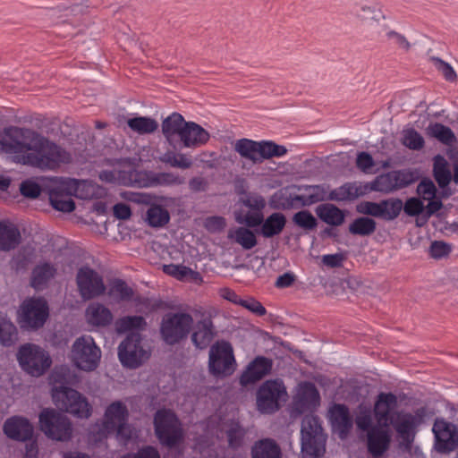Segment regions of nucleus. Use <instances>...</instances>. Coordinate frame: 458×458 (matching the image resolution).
Returning a JSON list of instances; mask_svg holds the SVG:
<instances>
[{"mask_svg": "<svg viewBox=\"0 0 458 458\" xmlns=\"http://www.w3.org/2000/svg\"><path fill=\"white\" fill-rule=\"evenodd\" d=\"M86 8H88V5L76 2L69 6L45 9L44 12H46L50 22L57 24L66 21V19L64 18L68 17L69 14L82 13Z\"/></svg>", "mask_w": 458, "mask_h": 458, "instance_id": "34", "label": "nucleus"}, {"mask_svg": "<svg viewBox=\"0 0 458 458\" xmlns=\"http://www.w3.org/2000/svg\"><path fill=\"white\" fill-rule=\"evenodd\" d=\"M129 411L124 403L119 400L112 402L105 410L101 426L97 432L98 435L97 439L102 440L114 434L117 426L129 420Z\"/></svg>", "mask_w": 458, "mask_h": 458, "instance_id": "18", "label": "nucleus"}, {"mask_svg": "<svg viewBox=\"0 0 458 458\" xmlns=\"http://www.w3.org/2000/svg\"><path fill=\"white\" fill-rule=\"evenodd\" d=\"M303 190L301 194L290 193L283 198L281 206L284 209H297L303 207L324 201L326 199L327 187L325 184L304 185L299 188Z\"/></svg>", "mask_w": 458, "mask_h": 458, "instance_id": "16", "label": "nucleus"}, {"mask_svg": "<svg viewBox=\"0 0 458 458\" xmlns=\"http://www.w3.org/2000/svg\"><path fill=\"white\" fill-rule=\"evenodd\" d=\"M238 305L245 308L259 317H262L267 313L266 308L261 304V302L254 298L239 299Z\"/></svg>", "mask_w": 458, "mask_h": 458, "instance_id": "57", "label": "nucleus"}, {"mask_svg": "<svg viewBox=\"0 0 458 458\" xmlns=\"http://www.w3.org/2000/svg\"><path fill=\"white\" fill-rule=\"evenodd\" d=\"M328 419L334 431L344 438L352 427L350 411L345 404L335 403L328 411Z\"/></svg>", "mask_w": 458, "mask_h": 458, "instance_id": "23", "label": "nucleus"}, {"mask_svg": "<svg viewBox=\"0 0 458 458\" xmlns=\"http://www.w3.org/2000/svg\"><path fill=\"white\" fill-rule=\"evenodd\" d=\"M315 212L321 221L333 226L341 225L345 217L344 212L332 203H323L317 206Z\"/></svg>", "mask_w": 458, "mask_h": 458, "instance_id": "33", "label": "nucleus"}, {"mask_svg": "<svg viewBox=\"0 0 458 458\" xmlns=\"http://www.w3.org/2000/svg\"><path fill=\"white\" fill-rule=\"evenodd\" d=\"M427 133L446 146H451L456 141V137L452 129L440 123H429Z\"/></svg>", "mask_w": 458, "mask_h": 458, "instance_id": "40", "label": "nucleus"}, {"mask_svg": "<svg viewBox=\"0 0 458 458\" xmlns=\"http://www.w3.org/2000/svg\"><path fill=\"white\" fill-rule=\"evenodd\" d=\"M120 458H161L158 451L151 446L147 445L140 448L136 453H128Z\"/></svg>", "mask_w": 458, "mask_h": 458, "instance_id": "60", "label": "nucleus"}, {"mask_svg": "<svg viewBox=\"0 0 458 458\" xmlns=\"http://www.w3.org/2000/svg\"><path fill=\"white\" fill-rule=\"evenodd\" d=\"M191 340L193 346L199 350L207 349L216 335V329L210 317L199 319L191 332Z\"/></svg>", "mask_w": 458, "mask_h": 458, "instance_id": "20", "label": "nucleus"}, {"mask_svg": "<svg viewBox=\"0 0 458 458\" xmlns=\"http://www.w3.org/2000/svg\"><path fill=\"white\" fill-rule=\"evenodd\" d=\"M391 435L381 427H372L367 434V447L373 457L383 455L389 447Z\"/></svg>", "mask_w": 458, "mask_h": 458, "instance_id": "25", "label": "nucleus"}, {"mask_svg": "<svg viewBox=\"0 0 458 458\" xmlns=\"http://www.w3.org/2000/svg\"><path fill=\"white\" fill-rule=\"evenodd\" d=\"M21 242V233L18 227L5 221L0 222V250H11Z\"/></svg>", "mask_w": 458, "mask_h": 458, "instance_id": "32", "label": "nucleus"}, {"mask_svg": "<svg viewBox=\"0 0 458 458\" xmlns=\"http://www.w3.org/2000/svg\"><path fill=\"white\" fill-rule=\"evenodd\" d=\"M386 37L388 39L392 40L394 44L405 51H408L411 48V44L405 36L399 32L389 30L386 33Z\"/></svg>", "mask_w": 458, "mask_h": 458, "instance_id": "63", "label": "nucleus"}, {"mask_svg": "<svg viewBox=\"0 0 458 458\" xmlns=\"http://www.w3.org/2000/svg\"><path fill=\"white\" fill-rule=\"evenodd\" d=\"M236 360L232 344L218 341L211 345L208 354V371L219 378L231 376L235 370Z\"/></svg>", "mask_w": 458, "mask_h": 458, "instance_id": "9", "label": "nucleus"}, {"mask_svg": "<svg viewBox=\"0 0 458 458\" xmlns=\"http://www.w3.org/2000/svg\"><path fill=\"white\" fill-rule=\"evenodd\" d=\"M114 433L116 434V438L123 442V444H127L130 440H131L135 435L134 428L128 423V421H123L117 428H115Z\"/></svg>", "mask_w": 458, "mask_h": 458, "instance_id": "58", "label": "nucleus"}, {"mask_svg": "<svg viewBox=\"0 0 458 458\" xmlns=\"http://www.w3.org/2000/svg\"><path fill=\"white\" fill-rule=\"evenodd\" d=\"M133 294L132 288L123 279L114 278L109 284L108 295L116 301H131Z\"/></svg>", "mask_w": 458, "mask_h": 458, "instance_id": "41", "label": "nucleus"}, {"mask_svg": "<svg viewBox=\"0 0 458 458\" xmlns=\"http://www.w3.org/2000/svg\"><path fill=\"white\" fill-rule=\"evenodd\" d=\"M18 340L15 325L6 317L0 315V344L4 347L13 345Z\"/></svg>", "mask_w": 458, "mask_h": 458, "instance_id": "42", "label": "nucleus"}, {"mask_svg": "<svg viewBox=\"0 0 458 458\" xmlns=\"http://www.w3.org/2000/svg\"><path fill=\"white\" fill-rule=\"evenodd\" d=\"M452 250V246L442 241H435L429 247V254L436 259L447 257Z\"/></svg>", "mask_w": 458, "mask_h": 458, "instance_id": "56", "label": "nucleus"}, {"mask_svg": "<svg viewBox=\"0 0 458 458\" xmlns=\"http://www.w3.org/2000/svg\"><path fill=\"white\" fill-rule=\"evenodd\" d=\"M402 142L411 150H420L425 145L424 138L414 128L403 130Z\"/></svg>", "mask_w": 458, "mask_h": 458, "instance_id": "49", "label": "nucleus"}, {"mask_svg": "<svg viewBox=\"0 0 458 458\" xmlns=\"http://www.w3.org/2000/svg\"><path fill=\"white\" fill-rule=\"evenodd\" d=\"M4 432L11 439L25 442L33 435V427L24 417L13 416L4 424Z\"/></svg>", "mask_w": 458, "mask_h": 458, "instance_id": "22", "label": "nucleus"}, {"mask_svg": "<svg viewBox=\"0 0 458 458\" xmlns=\"http://www.w3.org/2000/svg\"><path fill=\"white\" fill-rule=\"evenodd\" d=\"M49 316V307L42 297H31L22 301L18 316L21 328L37 330L42 327Z\"/></svg>", "mask_w": 458, "mask_h": 458, "instance_id": "10", "label": "nucleus"}, {"mask_svg": "<svg viewBox=\"0 0 458 458\" xmlns=\"http://www.w3.org/2000/svg\"><path fill=\"white\" fill-rule=\"evenodd\" d=\"M56 274L57 267L55 264L49 261H40L32 268L30 284L34 290L42 291L48 286Z\"/></svg>", "mask_w": 458, "mask_h": 458, "instance_id": "24", "label": "nucleus"}, {"mask_svg": "<svg viewBox=\"0 0 458 458\" xmlns=\"http://www.w3.org/2000/svg\"><path fill=\"white\" fill-rule=\"evenodd\" d=\"M234 150L243 158L250 160L252 163H260L259 159V141L250 139H240L236 140Z\"/></svg>", "mask_w": 458, "mask_h": 458, "instance_id": "37", "label": "nucleus"}, {"mask_svg": "<svg viewBox=\"0 0 458 458\" xmlns=\"http://www.w3.org/2000/svg\"><path fill=\"white\" fill-rule=\"evenodd\" d=\"M423 209V202L418 198L408 199L403 206L404 212L410 216L420 215Z\"/></svg>", "mask_w": 458, "mask_h": 458, "instance_id": "61", "label": "nucleus"}, {"mask_svg": "<svg viewBox=\"0 0 458 458\" xmlns=\"http://www.w3.org/2000/svg\"><path fill=\"white\" fill-rule=\"evenodd\" d=\"M377 224L374 219L361 216L354 219L349 225V232L353 235L368 236L376 230Z\"/></svg>", "mask_w": 458, "mask_h": 458, "instance_id": "46", "label": "nucleus"}, {"mask_svg": "<svg viewBox=\"0 0 458 458\" xmlns=\"http://www.w3.org/2000/svg\"><path fill=\"white\" fill-rule=\"evenodd\" d=\"M17 360L21 368L32 377L45 374L52 364V360L43 348L34 344L20 346Z\"/></svg>", "mask_w": 458, "mask_h": 458, "instance_id": "8", "label": "nucleus"}, {"mask_svg": "<svg viewBox=\"0 0 458 458\" xmlns=\"http://www.w3.org/2000/svg\"><path fill=\"white\" fill-rule=\"evenodd\" d=\"M433 172L435 180L439 187L445 188L450 183L452 180V174L448 168L447 162L444 157L440 156L436 157Z\"/></svg>", "mask_w": 458, "mask_h": 458, "instance_id": "47", "label": "nucleus"}, {"mask_svg": "<svg viewBox=\"0 0 458 458\" xmlns=\"http://www.w3.org/2000/svg\"><path fill=\"white\" fill-rule=\"evenodd\" d=\"M180 140L184 148H195L205 144L209 140V133L199 124L187 122Z\"/></svg>", "mask_w": 458, "mask_h": 458, "instance_id": "26", "label": "nucleus"}, {"mask_svg": "<svg viewBox=\"0 0 458 458\" xmlns=\"http://www.w3.org/2000/svg\"><path fill=\"white\" fill-rule=\"evenodd\" d=\"M52 397L57 407L77 418L87 419L91 414L87 399L75 389L64 385L55 386Z\"/></svg>", "mask_w": 458, "mask_h": 458, "instance_id": "7", "label": "nucleus"}, {"mask_svg": "<svg viewBox=\"0 0 458 458\" xmlns=\"http://www.w3.org/2000/svg\"><path fill=\"white\" fill-rule=\"evenodd\" d=\"M398 404L397 396L393 393H380L375 403L374 412L378 421H384L386 426L390 423L399 437L408 445L414 439V428L419 425L426 415V409L421 407L411 413L399 411L392 412Z\"/></svg>", "mask_w": 458, "mask_h": 458, "instance_id": "2", "label": "nucleus"}, {"mask_svg": "<svg viewBox=\"0 0 458 458\" xmlns=\"http://www.w3.org/2000/svg\"><path fill=\"white\" fill-rule=\"evenodd\" d=\"M100 358L101 351L91 336L82 335L73 343L72 360L78 369L92 371L98 366Z\"/></svg>", "mask_w": 458, "mask_h": 458, "instance_id": "12", "label": "nucleus"}, {"mask_svg": "<svg viewBox=\"0 0 458 458\" xmlns=\"http://www.w3.org/2000/svg\"><path fill=\"white\" fill-rule=\"evenodd\" d=\"M85 313L88 323L96 327H108L114 319L111 310L99 302L89 304Z\"/></svg>", "mask_w": 458, "mask_h": 458, "instance_id": "27", "label": "nucleus"}, {"mask_svg": "<svg viewBox=\"0 0 458 458\" xmlns=\"http://www.w3.org/2000/svg\"><path fill=\"white\" fill-rule=\"evenodd\" d=\"M432 431L434 434L436 450L441 454L453 452L458 444V431L454 424L444 418H437Z\"/></svg>", "mask_w": 458, "mask_h": 458, "instance_id": "17", "label": "nucleus"}, {"mask_svg": "<svg viewBox=\"0 0 458 458\" xmlns=\"http://www.w3.org/2000/svg\"><path fill=\"white\" fill-rule=\"evenodd\" d=\"M344 255L342 253L326 254L322 256V262L325 266L335 268L343 266Z\"/></svg>", "mask_w": 458, "mask_h": 458, "instance_id": "64", "label": "nucleus"}, {"mask_svg": "<svg viewBox=\"0 0 458 458\" xmlns=\"http://www.w3.org/2000/svg\"><path fill=\"white\" fill-rule=\"evenodd\" d=\"M327 187L326 199L335 201H350L354 200L360 195L359 189L354 183L345 182L340 187L331 190L327 192L329 186Z\"/></svg>", "mask_w": 458, "mask_h": 458, "instance_id": "36", "label": "nucleus"}, {"mask_svg": "<svg viewBox=\"0 0 458 458\" xmlns=\"http://www.w3.org/2000/svg\"><path fill=\"white\" fill-rule=\"evenodd\" d=\"M72 192L66 189V178H62L49 191L51 206L62 212L70 213L75 209V202L72 199Z\"/></svg>", "mask_w": 458, "mask_h": 458, "instance_id": "21", "label": "nucleus"}, {"mask_svg": "<svg viewBox=\"0 0 458 458\" xmlns=\"http://www.w3.org/2000/svg\"><path fill=\"white\" fill-rule=\"evenodd\" d=\"M327 435L319 418L316 415H305L301 428V452L303 458H319L326 451Z\"/></svg>", "mask_w": 458, "mask_h": 458, "instance_id": "3", "label": "nucleus"}, {"mask_svg": "<svg viewBox=\"0 0 458 458\" xmlns=\"http://www.w3.org/2000/svg\"><path fill=\"white\" fill-rule=\"evenodd\" d=\"M432 61L436 66V68L442 72L444 78L447 81H454L457 78V74H456V72L454 71V69L453 68V66L442 60L440 57H432Z\"/></svg>", "mask_w": 458, "mask_h": 458, "instance_id": "54", "label": "nucleus"}, {"mask_svg": "<svg viewBox=\"0 0 458 458\" xmlns=\"http://www.w3.org/2000/svg\"><path fill=\"white\" fill-rule=\"evenodd\" d=\"M417 180L415 173L410 170H395L377 175L371 183L375 191L389 193L405 188Z\"/></svg>", "mask_w": 458, "mask_h": 458, "instance_id": "15", "label": "nucleus"}, {"mask_svg": "<svg viewBox=\"0 0 458 458\" xmlns=\"http://www.w3.org/2000/svg\"><path fill=\"white\" fill-rule=\"evenodd\" d=\"M153 424L155 434L161 445L172 448L182 441V423L171 410H158L155 413Z\"/></svg>", "mask_w": 458, "mask_h": 458, "instance_id": "5", "label": "nucleus"}, {"mask_svg": "<svg viewBox=\"0 0 458 458\" xmlns=\"http://www.w3.org/2000/svg\"><path fill=\"white\" fill-rule=\"evenodd\" d=\"M356 165L359 169L367 172L374 166L375 163L372 156L369 152L362 151L357 156Z\"/></svg>", "mask_w": 458, "mask_h": 458, "instance_id": "62", "label": "nucleus"}, {"mask_svg": "<svg viewBox=\"0 0 458 458\" xmlns=\"http://www.w3.org/2000/svg\"><path fill=\"white\" fill-rule=\"evenodd\" d=\"M245 435L246 431L239 422H232L226 430L229 447L233 450L241 448L243 445Z\"/></svg>", "mask_w": 458, "mask_h": 458, "instance_id": "48", "label": "nucleus"}, {"mask_svg": "<svg viewBox=\"0 0 458 458\" xmlns=\"http://www.w3.org/2000/svg\"><path fill=\"white\" fill-rule=\"evenodd\" d=\"M145 219L147 224L151 227H163L168 224L170 215L165 208L159 205H152L148 208Z\"/></svg>", "mask_w": 458, "mask_h": 458, "instance_id": "43", "label": "nucleus"}, {"mask_svg": "<svg viewBox=\"0 0 458 458\" xmlns=\"http://www.w3.org/2000/svg\"><path fill=\"white\" fill-rule=\"evenodd\" d=\"M186 123L184 117L177 112H174L165 118L162 122V132L166 140L172 143L176 137L181 139Z\"/></svg>", "mask_w": 458, "mask_h": 458, "instance_id": "31", "label": "nucleus"}, {"mask_svg": "<svg viewBox=\"0 0 458 458\" xmlns=\"http://www.w3.org/2000/svg\"><path fill=\"white\" fill-rule=\"evenodd\" d=\"M234 240L245 250H250L257 244V239L252 231L245 227H238L234 231Z\"/></svg>", "mask_w": 458, "mask_h": 458, "instance_id": "50", "label": "nucleus"}, {"mask_svg": "<svg viewBox=\"0 0 458 458\" xmlns=\"http://www.w3.org/2000/svg\"><path fill=\"white\" fill-rule=\"evenodd\" d=\"M1 148L17 164L40 171H57L72 161V156L48 138L23 128H10L0 140Z\"/></svg>", "mask_w": 458, "mask_h": 458, "instance_id": "1", "label": "nucleus"}, {"mask_svg": "<svg viewBox=\"0 0 458 458\" xmlns=\"http://www.w3.org/2000/svg\"><path fill=\"white\" fill-rule=\"evenodd\" d=\"M183 182V177L171 172L154 173L151 174L149 178V185L155 186H174L181 185ZM137 185L146 187L148 186V183H141L139 180Z\"/></svg>", "mask_w": 458, "mask_h": 458, "instance_id": "38", "label": "nucleus"}, {"mask_svg": "<svg viewBox=\"0 0 458 458\" xmlns=\"http://www.w3.org/2000/svg\"><path fill=\"white\" fill-rule=\"evenodd\" d=\"M250 454L251 458H282L279 445L269 437L256 441L251 446Z\"/></svg>", "mask_w": 458, "mask_h": 458, "instance_id": "30", "label": "nucleus"}, {"mask_svg": "<svg viewBox=\"0 0 458 458\" xmlns=\"http://www.w3.org/2000/svg\"><path fill=\"white\" fill-rule=\"evenodd\" d=\"M150 352L142 344L140 333H129L118 346V358L122 365L137 369L148 360Z\"/></svg>", "mask_w": 458, "mask_h": 458, "instance_id": "11", "label": "nucleus"}, {"mask_svg": "<svg viewBox=\"0 0 458 458\" xmlns=\"http://www.w3.org/2000/svg\"><path fill=\"white\" fill-rule=\"evenodd\" d=\"M193 327V317L186 311L168 312L161 320L159 332L165 344L176 345L186 340Z\"/></svg>", "mask_w": 458, "mask_h": 458, "instance_id": "4", "label": "nucleus"}, {"mask_svg": "<svg viewBox=\"0 0 458 458\" xmlns=\"http://www.w3.org/2000/svg\"><path fill=\"white\" fill-rule=\"evenodd\" d=\"M163 272L177 280L182 281L191 275H198L191 267L183 265L168 264L163 266Z\"/></svg>", "mask_w": 458, "mask_h": 458, "instance_id": "52", "label": "nucleus"}, {"mask_svg": "<svg viewBox=\"0 0 458 458\" xmlns=\"http://www.w3.org/2000/svg\"><path fill=\"white\" fill-rule=\"evenodd\" d=\"M127 124L131 131L139 134H150L158 128L157 122L149 116L130 118Z\"/></svg>", "mask_w": 458, "mask_h": 458, "instance_id": "45", "label": "nucleus"}, {"mask_svg": "<svg viewBox=\"0 0 458 458\" xmlns=\"http://www.w3.org/2000/svg\"><path fill=\"white\" fill-rule=\"evenodd\" d=\"M298 399L302 407H316L320 403V394L313 383L305 382L300 386Z\"/></svg>", "mask_w": 458, "mask_h": 458, "instance_id": "39", "label": "nucleus"}, {"mask_svg": "<svg viewBox=\"0 0 458 458\" xmlns=\"http://www.w3.org/2000/svg\"><path fill=\"white\" fill-rule=\"evenodd\" d=\"M293 221L296 225L305 230H313L318 225L317 219L308 210H301L295 213Z\"/></svg>", "mask_w": 458, "mask_h": 458, "instance_id": "51", "label": "nucleus"}, {"mask_svg": "<svg viewBox=\"0 0 458 458\" xmlns=\"http://www.w3.org/2000/svg\"><path fill=\"white\" fill-rule=\"evenodd\" d=\"M66 189L81 199H92L98 197L99 188L91 181L66 178Z\"/></svg>", "mask_w": 458, "mask_h": 458, "instance_id": "29", "label": "nucleus"}, {"mask_svg": "<svg viewBox=\"0 0 458 458\" xmlns=\"http://www.w3.org/2000/svg\"><path fill=\"white\" fill-rule=\"evenodd\" d=\"M40 430L50 439L67 442L72 437V424L64 413L52 408H44L38 416Z\"/></svg>", "mask_w": 458, "mask_h": 458, "instance_id": "6", "label": "nucleus"}, {"mask_svg": "<svg viewBox=\"0 0 458 458\" xmlns=\"http://www.w3.org/2000/svg\"><path fill=\"white\" fill-rule=\"evenodd\" d=\"M145 174L136 170L131 171H114V170H103L99 173V179L107 183H117L123 185L137 184L138 181Z\"/></svg>", "mask_w": 458, "mask_h": 458, "instance_id": "28", "label": "nucleus"}, {"mask_svg": "<svg viewBox=\"0 0 458 458\" xmlns=\"http://www.w3.org/2000/svg\"><path fill=\"white\" fill-rule=\"evenodd\" d=\"M76 284L81 297L85 301L98 297L106 290L103 276L89 266L78 269Z\"/></svg>", "mask_w": 458, "mask_h": 458, "instance_id": "14", "label": "nucleus"}, {"mask_svg": "<svg viewBox=\"0 0 458 458\" xmlns=\"http://www.w3.org/2000/svg\"><path fill=\"white\" fill-rule=\"evenodd\" d=\"M147 326L145 318L141 316H124L116 321V329L120 333L138 332L143 330Z\"/></svg>", "mask_w": 458, "mask_h": 458, "instance_id": "44", "label": "nucleus"}, {"mask_svg": "<svg viewBox=\"0 0 458 458\" xmlns=\"http://www.w3.org/2000/svg\"><path fill=\"white\" fill-rule=\"evenodd\" d=\"M286 217L283 213L274 212L268 216L261 225V234L265 238H271L278 235L284 228Z\"/></svg>", "mask_w": 458, "mask_h": 458, "instance_id": "35", "label": "nucleus"}, {"mask_svg": "<svg viewBox=\"0 0 458 458\" xmlns=\"http://www.w3.org/2000/svg\"><path fill=\"white\" fill-rule=\"evenodd\" d=\"M418 194L426 199H433L436 196L437 188L430 179H423L417 186Z\"/></svg>", "mask_w": 458, "mask_h": 458, "instance_id": "59", "label": "nucleus"}, {"mask_svg": "<svg viewBox=\"0 0 458 458\" xmlns=\"http://www.w3.org/2000/svg\"><path fill=\"white\" fill-rule=\"evenodd\" d=\"M287 395L285 386L280 379L265 381L257 392L258 410L262 413H273L280 407V400Z\"/></svg>", "mask_w": 458, "mask_h": 458, "instance_id": "13", "label": "nucleus"}, {"mask_svg": "<svg viewBox=\"0 0 458 458\" xmlns=\"http://www.w3.org/2000/svg\"><path fill=\"white\" fill-rule=\"evenodd\" d=\"M273 360L265 356H257L244 369L240 376V384L242 386L254 384L270 373Z\"/></svg>", "mask_w": 458, "mask_h": 458, "instance_id": "19", "label": "nucleus"}, {"mask_svg": "<svg viewBox=\"0 0 458 458\" xmlns=\"http://www.w3.org/2000/svg\"><path fill=\"white\" fill-rule=\"evenodd\" d=\"M383 202L386 203V206H383V218L386 220H393L396 218L403 208L402 200L399 199H390L383 200Z\"/></svg>", "mask_w": 458, "mask_h": 458, "instance_id": "53", "label": "nucleus"}, {"mask_svg": "<svg viewBox=\"0 0 458 458\" xmlns=\"http://www.w3.org/2000/svg\"><path fill=\"white\" fill-rule=\"evenodd\" d=\"M20 191L24 197L35 199L40 195L41 187L34 180L27 179L21 182Z\"/></svg>", "mask_w": 458, "mask_h": 458, "instance_id": "55", "label": "nucleus"}]
</instances>
